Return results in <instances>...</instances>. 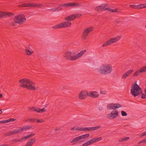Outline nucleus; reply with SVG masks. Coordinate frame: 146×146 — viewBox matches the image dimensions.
Listing matches in <instances>:
<instances>
[{
	"label": "nucleus",
	"instance_id": "f257e3e1",
	"mask_svg": "<svg viewBox=\"0 0 146 146\" xmlns=\"http://www.w3.org/2000/svg\"><path fill=\"white\" fill-rule=\"evenodd\" d=\"M82 15L80 14H75L71 15L65 18V20L67 21V22L60 23L57 25L52 27H69L71 25V23L70 21L73 20L74 19L80 17Z\"/></svg>",
	"mask_w": 146,
	"mask_h": 146
},
{
	"label": "nucleus",
	"instance_id": "f03ea898",
	"mask_svg": "<svg viewBox=\"0 0 146 146\" xmlns=\"http://www.w3.org/2000/svg\"><path fill=\"white\" fill-rule=\"evenodd\" d=\"M86 52V50H84L76 54L73 56L75 54L73 51H67L64 54L63 57L66 59L68 60H75L81 57Z\"/></svg>",
	"mask_w": 146,
	"mask_h": 146
},
{
	"label": "nucleus",
	"instance_id": "7ed1b4c3",
	"mask_svg": "<svg viewBox=\"0 0 146 146\" xmlns=\"http://www.w3.org/2000/svg\"><path fill=\"white\" fill-rule=\"evenodd\" d=\"M19 82L21 85L20 87L25 88L29 90L35 91L36 88L34 83L29 79H23L19 80Z\"/></svg>",
	"mask_w": 146,
	"mask_h": 146
},
{
	"label": "nucleus",
	"instance_id": "20e7f679",
	"mask_svg": "<svg viewBox=\"0 0 146 146\" xmlns=\"http://www.w3.org/2000/svg\"><path fill=\"white\" fill-rule=\"evenodd\" d=\"M131 92L132 95L134 97L138 96L142 93V91L141 88L135 82L132 85L131 87Z\"/></svg>",
	"mask_w": 146,
	"mask_h": 146
},
{
	"label": "nucleus",
	"instance_id": "39448f33",
	"mask_svg": "<svg viewBox=\"0 0 146 146\" xmlns=\"http://www.w3.org/2000/svg\"><path fill=\"white\" fill-rule=\"evenodd\" d=\"M111 66L110 64L101 66L98 69V71L103 74L107 75L111 73L112 71Z\"/></svg>",
	"mask_w": 146,
	"mask_h": 146
},
{
	"label": "nucleus",
	"instance_id": "423d86ee",
	"mask_svg": "<svg viewBox=\"0 0 146 146\" xmlns=\"http://www.w3.org/2000/svg\"><path fill=\"white\" fill-rule=\"evenodd\" d=\"M26 20L25 16L23 14L18 15L17 17H15V23L20 25L23 23Z\"/></svg>",
	"mask_w": 146,
	"mask_h": 146
},
{
	"label": "nucleus",
	"instance_id": "0eeeda50",
	"mask_svg": "<svg viewBox=\"0 0 146 146\" xmlns=\"http://www.w3.org/2000/svg\"><path fill=\"white\" fill-rule=\"evenodd\" d=\"M121 36H119L111 38L104 43L102 45L103 47L108 46L111 44L114 43L119 40L121 38Z\"/></svg>",
	"mask_w": 146,
	"mask_h": 146
},
{
	"label": "nucleus",
	"instance_id": "6e6552de",
	"mask_svg": "<svg viewBox=\"0 0 146 146\" xmlns=\"http://www.w3.org/2000/svg\"><path fill=\"white\" fill-rule=\"evenodd\" d=\"M20 7H35L40 8L43 7V5L41 4H38L37 3H24L19 5Z\"/></svg>",
	"mask_w": 146,
	"mask_h": 146
},
{
	"label": "nucleus",
	"instance_id": "1a4fd4ad",
	"mask_svg": "<svg viewBox=\"0 0 146 146\" xmlns=\"http://www.w3.org/2000/svg\"><path fill=\"white\" fill-rule=\"evenodd\" d=\"M93 28H86L82 34V39L83 40H86L89 33L93 30Z\"/></svg>",
	"mask_w": 146,
	"mask_h": 146
},
{
	"label": "nucleus",
	"instance_id": "9d476101",
	"mask_svg": "<svg viewBox=\"0 0 146 146\" xmlns=\"http://www.w3.org/2000/svg\"><path fill=\"white\" fill-rule=\"evenodd\" d=\"M102 139L101 137H96L91 139L89 141L83 144L82 146H87L88 145H90L93 143H95L100 140Z\"/></svg>",
	"mask_w": 146,
	"mask_h": 146
},
{
	"label": "nucleus",
	"instance_id": "9b49d317",
	"mask_svg": "<svg viewBox=\"0 0 146 146\" xmlns=\"http://www.w3.org/2000/svg\"><path fill=\"white\" fill-rule=\"evenodd\" d=\"M121 105L119 104L111 103L107 105V108L108 110H115L121 107Z\"/></svg>",
	"mask_w": 146,
	"mask_h": 146
},
{
	"label": "nucleus",
	"instance_id": "f8f14e48",
	"mask_svg": "<svg viewBox=\"0 0 146 146\" xmlns=\"http://www.w3.org/2000/svg\"><path fill=\"white\" fill-rule=\"evenodd\" d=\"M88 96V93L87 91H83L81 92L79 94V98L80 99L83 100L85 99Z\"/></svg>",
	"mask_w": 146,
	"mask_h": 146
},
{
	"label": "nucleus",
	"instance_id": "ddd939ff",
	"mask_svg": "<svg viewBox=\"0 0 146 146\" xmlns=\"http://www.w3.org/2000/svg\"><path fill=\"white\" fill-rule=\"evenodd\" d=\"M114 112V113L111 112L110 113L108 114L107 115L108 118L113 119L117 116L118 115V112L115 111Z\"/></svg>",
	"mask_w": 146,
	"mask_h": 146
},
{
	"label": "nucleus",
	"instance_id": "4468645a",
	"mask_svg": "<svg viewBox=\"0 0 146 146\" xmlns=\"http://www.w3.org/2000/svg\"><path fill=\"white\" fill-rule=\"evenodd\" d=\"M108 5L106 4H104L102 5L101 6H97L95 8V10L97 11H101L103 10H106V7Z\"/></svg>",
	"mask_w": 146,
	"mask_h": 146
},
{
	"label": "nucleus",
	"instance_id": "2eb2a0df",
	"mask_svg": "<svg viewBox=\"0 0 146 146\" xmlns=\"http://www.w3.org/2000/svg\"><path fill=\"white\" fill-rule=\"evenodd\" d=\"M99 94L96 92L91 91L88 93V96L92 98H96L98 97Z\"/></svg>",
	"mask_w": 146,
	"mask_h": 146
},
{
	"label": "nucleus",
	"instance_id": "dca6fc26",
	"mask_svg": "<svg viewBox=\"0 0 146 146\" xmlns=\"http://www.w3.org/2000/svg\"><path fill=\"white\" fill-rule=\"evenodd\" d=\"M18 131L17 130V129H14L12 131H10L4 133V135L7 137L11 136L13 135H15L18 133Z\"/></svg>",
	"mask_w": 146,
	"mask_h": 146
},
{
	"label": "nucleus",
	"instance_id": "f3484780",
	"mask_svg": "<svg viewBox=\"0 0 146 146\" xmlns=\"http://www.w3.org/2000/svg\"><path fill=\"white\" fill-rule=\"evenodd\" d=\"M78 5V4L75 3H68L60 5V6L63 7H75Z\"/></svg>",
	"mask_w": 146,
	"mask_h": 146
},
{
	"label": "nucleus",
	"instance_id": "a211bd4d",
	"mask_svg": "<svg viewBox=\"0 0 146 146\" xmlns=\"http://www.w3.org/2000/svg\"><path fill=\"white\" fill-rule=\"evenodd\" d=\"M133 69L130 70L124 74L121 77L122 79H125L132 72H133Z\"/></svg>",
	"mask_w": 146,
	"mask_h": 146
},
{
	"label": "nucleus",
	"instance_id": "6ab92c4d",
	"mask_svg": "<svg viewBox=\"0 0 146 146\" xmlns=\"http://www.w3.org/2000/svg\"><path fill=\"white\" fill-rule=\"evenodd\" d=\"M32 126H23L22 128L20 127L18 129H17V130L18 131V133L21 132V131H23L27 129H29L31 128Z\"/></svg>",
	"mask_w": 146,
	"mask_h": 146
},
{
	"label": "nucleus",
	"instance_id": "aec40b11",
	"mask_svg": "<svg viewBox=\"0 0 146 146\" xmlns=\"http://www.w3.org/2000/svg\"><path fill=\"white\" fill-rule=\"evenodd\" d=\"M11 15H13L14 14L12 13H5L0 11V18H3L5 16H10Z\"/></svg>",
	"mask_w": 146,
	"mask_h": 146
},
{
	"label": "nucleus",
	"instance_id": "412c9836",
	"mask_svg": "<svg viewBox=\"0 0 146 146\" xmlns=\"http://www.w3.org/2000/svg\"><path fill=\"white\" fill-rule=\"evenodd\" d=\"M36 141V140L35 139H30L27 142L25 146H32L34 143Z\"/></svg>",
	"mask_w": 146,
	"mask_h": 146
},
{
	"label": "nucleus",
	"instance_id": "4be33fe9",
	"mask_svg": "<svg viewBox=\"0 0 146 146\" xmlns=\"http://www.w3.org/2000/svg\"><path fill=\"white\" fill-rule=\"evenodd\" d=\"M106 10L109 12H119L121 11V9H113L110 8H106Z\"/></svg>",
	"mask_w": 146,
	"mask_h": 146
},
{
	"label": "nucleus",
	"instance_id": "5701e85b",
	"mask_svg": "<svg viewBox=\"0 0 146 146\" xmlns=\"http://www.w3.org/2000/svg\"><path fill=\"white\" fill-rule=\"evenodd\" d=\"M15 120L13 118H11L5 120L3 121H0V124L5 123H6L9 122L10 121H13Z\"/></svg>",
	"mask_w": 146,
	"mask_h": 146
},
{
	"label": "nucleus",
	"instance_id": "b1692460",
	"mask_svg": "<svg viewBox=\"0 0 146 146\" xmlns=\"http://www.w3.org/2000/svg\"><path fill=\"white\" fill-rule=\"evenodd\" d=\"M35 135V133H31L28 135H26L23 137V140L25 141L26 139L31 138L34 136Z\"/></svg>",
	"mask_w": 146,
	"mask_h": 146
},
{
	"label": "nucleus",
	"instance_id": "393cba45",
	"mask_svg": "<svg viewBox=\"0 0 146 146\" xmlns=\"http://www.w3.org/2000/svg\"><path fill=\"white\" fill-rule=\"evenodd\" d=\"M75 130H78L79 131H88V127H81L80 128H77L76 129H75Z\"/></svg>",
	"mask_w": 146,
	"mask_h": 146
},
{
	"label": "nucleus",
	"instance_id": "a878e982",
	"mask_svg": "<svg viewBox=\"0 0 146 146\" xmlns=\"http://www.w3.org/2000/svg\"><path fill=\"white\" fill-rule=\"evenodd\" d=\"M90 134L87 133L79 136L80 140L88 137L90 136Z\"/></svg>",
	"mask_w": 146,
	"mask_h": 146
},
{
	"label": "nucleus",
	"instance_id": "bb28decb",
	"mask_svg": "<svg viewBox=\"0 0 146 146\" xmlns=\"http://www.w3.org/2000/svg\"><path fill=\"white\" fill-rule=\"evenodd\" d=\"M48 105H46L44 108H43L42 109H38L37 112L38 113H43L44 112L46 111V110L45 109V108L47 107Z\"/></svg>",
	"mask_w": 146,
	"mask_h": 146
},
{
	"label": "nucleus",
	"instance_id": "cd10ccee",
	"mask_svg": "<svg viewBox=\"0 0 146 146\" xmlns=\"http://www.w3.org/2000/svg\"><path fill=\"white\" fill-rule=\"evenodd\" d=\"M37 119L35 118H31L27 119L25 120V121L29 122H31L32 123L36 121Z\"/></svg>",
	"mask_w": 146,
	"mask_h": 146
},
{
	"label": "nucleus",
	"instance_id": "c85d7f7f",
	"mask_svg": "<svg viewBox=\"0 0 146 146\" xmlns=\"http://www.w3.org/2000/svg\"><path fill=\"white\" fill-rule=\"evenodd\" d=\"M79 136L76 137L73 139L70 142L71 143H75L80 140Z\"/></svg>",
	"mask_w": 146,
	"mask_h": 146
},
{
	"label": "nucleus",
	"instance_id": "c756f323",
	"mask_svg": "<svg viewBox=\"0 0 146 146\" xmlns=\"http://www.w3.org/2000/svg\"><path fill=\"white\" fill-rule=\"evenodd\" d=\"M23 139L22 137L20 139H14L11 140V141L14 142H22L23 141Z\"/></svg>",
	"mask_w": 146,
	"mask_h": 146
},
{
	"label": "nucleus",
	"instance_id": "7c9ffc66",
	"mask_svg": "<svg viewBox=\"0 0 146 146\" xmlns=\"http://www.w3.org/2000/svg\"><path fill=\"white\" fill-rule=\"evenodd\" d=\"M62 9L61 8H60V7H58L56 8H53L50 9H49L48 10L50 11H59L61 10Z\"/></svg>",
	"mask_w": 146,
	"mask_h": 146
},
{
	"label": "nucleus",
	"instance_id": "2f4dec72",
	"mask_svg": "<svg viewBox=\"0 0 146 146\" xmlns=\"http://www.w3.org/2000/svg\"><path fill=\"white\" fill-rule=\"evenodd\" d=\"M129 139V137H125L121 138L120 139H119V142L124 141L127 140Z\"/></svg>",
	"mask_w": 146,
	"mask_h": 146
},
{
	"label": "nucleus",
	"instance_id": "473e14b6",
	"mask_svg": "<svg viewBox=\"0 0 146 146\" xmlns=\"http://www.w3.org/2000/svg\"><path fill=\"white\" fill-rule=\"evenodd\" d=\"M140 73H141V72H140V69H139V70H137L136 72H135L133 74V76H135L137 75H139L140 74Z\"/></svg>",
	"mask_w": 146,
	"mask_h": 146
},
{
	"label": "nucleus",
	"instance_id": "72a5a7b5",
	"mask_svg": "<svg viewBox=\"0 0 146 146\" xmlns=\"http://www.w3.org/2000/svg\"><path fill=\"white\" fill-rule=\"evenodd\" d=\"M140 72H146V66L142 67L140 69Z\"/></svg>",
	"mask_w": 146,
	"mask_h": 146
},
{
	"label": "nucleus",
	"instance_id": "f704fd0d",
	"mask_svg": "<svg viewBox=\"0 0 146 146\" xmlns=\"http://www.w3.org/2000/svg\"><path fill=\"white\" fill-rule=\"evenodd\" d=\"M25 52L26 54L29 55H31L33 53L32 52H31L27 49L25 50Z\"/></svg>",
	"mask_w": 146,
	"mask_h": 146
},
{
	"label": "nucleus",
	"instance_id": "c9c22d12",
	"mask_svg": "<svg viewBox=\"0 0 146 146\" xmlns=\"http://www.w3.org/2000/svg\"><path fill=\"white\" fill-rule=\"evenodd\" d=\"M136 6L137 7V8L138 9H141L144 8V4H140L139 5H137Z\"/></svg>",
	"mask_w": 146,
	"mask_h": 146
},
{
	"label": "nucleus",
	"instance_id": "e433bc0d",
	"mask_svg": "<svg viewBox=\"0 0 146 146\" xmlns=\"http://www.w3.org/2000/svg\"><path fill=\"white\" fill-rule=\"evenodd\" d=\"M29 110H31L32 111H35L37 112L38 109H36L34 107H31L29 108Z\"/></svg>",
	"mask_w": 146,
	"mask_h": 146
},
{
	"label": "nucleus",
	"instance_id": "4c0bfd02",
	"mask_svg": "<svg viewBox=\"0 0 146 146\" xmlns=\"http://www.w3.org/2000/svg\"><path fill=\"white\" fill-rule=\"evenodd\" d=\"M121 114L122 116H126L127 115V113L124 111H121Z\"/></svg>",
	"mask_w": 146,
	"mask_h": 146
},
{
	"label": "nucleus",
	"instance_id": "58836bf2",
	"mask_svg": "<svg viewBox=\"0 0 146 146\" xmlns=\"http://www.w3.org/2000/svg\"><path fill=\"white\" fill-rule=\"evenodd\" d=\"M146 97V95L145 94H141V98L142 99H145Z\"/></svg>",
	"mask_w": 146,
	"mask_h": 146
},
{
	"label": "nucleus",
	"instance_id": "ea45409f",
	"mask_svg": "<svg viewBox=\"0 0 146 146\" xmlns=\"http://www.w3.org/2000/svg\"><path fill=\"white\" fill-rule=\"evenodd\" d=\"M146 135V133L145 132H144L143 133H141V134L139 135V137H143V136L145 135Z\"/></svg>",
	"mask_w": 146,
	"mask_h": 146
},
{
	"label": "nucleus",
	"instance_id": "a19ab883",
	"mask_svg": "<svg viewBox=\"0 0 146 146\" xmlns=\"http://www.w3.org/2000/svg\"><path fill=\"white\" fill-rule=\"evenodd\" d=\"M93 127H88V131H93Z\"/></svg>",
	"mask_w": 146,
	"mask_h": 146
},
{
	"label": "nucleus",
	"instance_id": "79ce46f5",
	"mask_svg": "<svg viewBox=\"0 0 146 146\" xmlns=\"http://www.w3.org/2000/svg\"><path fill=\"white\" fill-rule=\"evenodd\" d=\"M100 126H98L95 127V130H97L100 128L101 127Z\"/></svg>",
	"mask_w": 146,
	"mask_h": 146
},
{
	"label": "nucleus",
	"instance_id": "37998d69",
	"mask_svg": "<svg viewBox=\"0 0 146 146\" xmlns=\"http://www.w3.org/2000/svg\"><path fill=\"white\" fill-rule=\"evenodd\" d=\"M129 6L130 7L132 8H134L135 7L137 6H136L133 5H129Z\"/></svg>",
	"mask_w": 146,
	"mask_h": 146
},
{
	"label": "nucleus",
	"instance_id": "c03bdc74",
	"mask_svg": "<svg viewBox=\"0 0 146 146\" xmlns=\"http://www.w3.org/2000/svg\"><path fill=\"white\" fill-rule=\"evenodd\" d=\"M144 143V141L143 139L141 140V141H139L138 143L139 144H141V143Z\"/></svg>",
	"mask_w": 146,
	"mask_h": 146
},
{
	"label": "nucleus",
	"instance_id": "a18cd8bd",
	"mask_svg": "<svg viewBox=\"0 0 146 146\" xmlns=\"http://www.w3.org/2000/svg\"><path fill=\"white\" fill-rule=\"evenodd\" d=\"M43 121H44L43 120H42V121H41V120H40V119L38 120H37V122L38 123L42 122H43Z\"/></svg>",
	"mask_w": 146,
	"mask_h": 146
},
{
	"label": "nucleus",
	"instance_id": "49530a36",
	"mask_svg": "<svg viewBox=\"0 0 146 146\" xmlns=\"http://www.w3.org/2000/svg\"><path fill=\"white\" fill-rule=\"evenodd\" d=\"M8 145V144H4L2 145H0V146H7Z\"/></svg>",
	"mask_w": 146,
	"mask_h": 146
},
{
	"label": "nucleus",
	"instance_id": "de8ad7c7",
	"mask_svg": "<svg viewBox=\"0 0 146 146\" xmlns=\"http://www.w3.org/2000/svg\"><path fill=\"white\" fill-rule=\"evenodd\" d=\"M76 129V128H75V127H74L73 128H72V129H71V130H75V129Z\"/></svg>",
	"mask_w": 146,
	"mask_h": 146
},
{
	"label": "nucleus",
	"instance_id": "09e8293b",
	"mask_svg": "<svg viewBox=\"0 0 146 146\" xmlns=\"http://www.w3.org/2000/svg\"><path fill=\"white\" fill-rule=\"evenodd\" d=\"M100 93L102 94H105V93H104V92H103V91H101L100 92Z\"/></svg>",
	"mask_w": 146,
	"mask_h": 146
},
{
	"label": "nucleus",
	"instance_id": "8fccbe9b",
	"mask_svg": "<svg viewBox=\"0 0 146 146\" xmlns=\"http://www.w3.org/2000/svg\"><path fill=\"white\" fill-rule=\"evenodd\" d=\"M2 94H0V98H2Z\"/></svg>",
	"mask_w": 146,
	"mask_h": 146
},
{
	"label": "nucleus",
	"instance_id": "3c124183",
	"mask_svg": "<svg viewBox=\"0 0 146 146\" xmlns=\"http://www.w3.org/2000/svg\"><path fill=\"white\" fill-rule=\"evenodd\" d=\"M144 8H146V4H144Z\"/></svg>",
	"mask_w": 146,
	"mask_h": 146
},
{
	"label": "nucleus",
	"instance_id": "603ef678",
	"mask_svg": "<svg viewBox=\"0 0 146 146\" xmlns=\"http://www.w3.org/2000/svg\"><path fill=\"white\" fill-rule=\"evenodd\" d=\"M143 140L144 141V143H146V139H144Z\"/></svg>",
	"mask_w": 146,
	"mask_h": 146
},
{
	"label": "nucleus",
	"instance_id": "864d4df0",
	"mask_svg": "<svg viewBox=\"0 0 146 146\" xmlns=\"http://www.w3.org/2000/svg\"><path fill=\"white\" fill-rule=\"evenodd\" d=\"M2 111L1 110H0V114L2 113Z\"/></svg>",
	"mask_w": 146,
	"mask_h": 146
},
{
	"label": "nucleus",
	"instance_id": "5fc2aeb1",
	"mask_svg": "<svg viewBox=\"0 0 146 146\" xmlns=\"http://www.w3.org/2000/svg\"><path fill=\"white\" fill-rule=\"evenodd\" d=\"M93 131H94L95 130V127H93Z\"/></svg>",
	"mask_w": 146,
	"mask_h": 146
},
{
	"label": "nucleus",
	"instance_id": "6e6d98bb",
	"mask_svg": "<svg viewBox=\"0 0 146 146\" xmlns=\"http://www.w3.org/2000/svg\"><path fill=\"white\" fill-rule=\"evenodd\" d=\"M84 142V141L83 140H82L80 141H78V142Z\"/></svg>",
	"mask_w": 146,
	"mask_h": 146
},
{
	"label": "nucleus",
	"instance_id": "4d7b16f0",
	"mask_svg": "<svg viewBox=\"0 0 146 146\" xmlns=\"http://www.w3.org/2000/svg\"><path fill=\"white\" fill-rule=\"evenodd\" d=\"M59 129H55V130H58Z\"/></svg>",
	"mask_w": 146,
	"mask_h": 146
},
{
	"label": "nucleus",
	"instance_id": "13d9d810",
	"mask_svg": "<svg viewBox=\"0 0 146 146\" xmlns=\"http://www.w3.org/2000/svg\"><path fill=\"white\" fill-rule=\"evenodd\" d=\"M145 93L146 94V89L145 90Z\"/></svg>",
	"mask_w": 146,
	"mask_h": 146
},
{
	"label": "nucleus",
	"instance_id": "bf43d9fd",
	"mask_svg": "<svg viewBox=\"0 0 146 146\" xmlns=\"http://www.w3.org/2000/svg\"><path fill=\"white\" fill-rule=\"evenodd\" d=\"M74 144H75V143H73V145H74Z\"/></svg>",
	"mask_w": 146,
	"mask_h": 146
},
{
	"label": "nucleus",
	"instance_id": "052dcab7",
	"mask_svg": "<svg viewBox=\"0 0 146 146\" xmlns=\"http://www.w3.org/2000/svg\"><path fill=\"white\" fill-rule=\"evenodd\" d=\"M138 146V145H136V146Z\"/></svg>",
	"mask_w": 146,
	"mask_h": 146
},
{
	"label": "nucleus",
	"instance_id": "680f3d73",
	"mask_svg": "<svg viewBox=\"0 0 146 146\" xmlns=\"http://www.w3.org/2000/svg\"><path fill=\"white\" fill-rule=\"evenodd\" d=\"M100 109H101V108L99 109V110H100Z\"/></svg>",
	"mask_w": 146,
	"mask_h": 146
},
{
	"label": "nucleus",
	"instance_id": "e2e57ef3",
	"mask_svg": "<svg viewBox=\"0 0 146 146\" xmlns=\"http://www.w3.org/2000/svg\"><path fill=\"white\" fill-rule=\"evenodd\" d=\"M100 109H101V108L99 109V110H100Z\"/></svg>",
	"mask_w": 146,
	"mask_h": 146
},
{
	"label": "nucleus",
	"instance_id": "0e129e2a",
	"mask_svg": "<svg viewBox=\"0 0 146 146\" xmlns=\"http://www.w3.org/2000/svg\"><path fill=\"white\" fill-rule=\"evenodd\" d=\"M100 109H101V108L99 109V110H100Z\"/></svg>",
	"mask_w": 146,
	"mask_h": 146
},
{
	"label": "nucleus",
	"instance_id": "69168bd1",
	"mask_svg": "<svg viewBox=\"0 0 146 146\" xmlns=\"http://www.w3.org/2000/svg\"><path fill=\"white\" fill-rule=\"evenodd\" d=\"M145 27H146V26H145Z\"/></svg>",
	"mask_w": 146,
	"mask_h": 146
}]
</instances>
